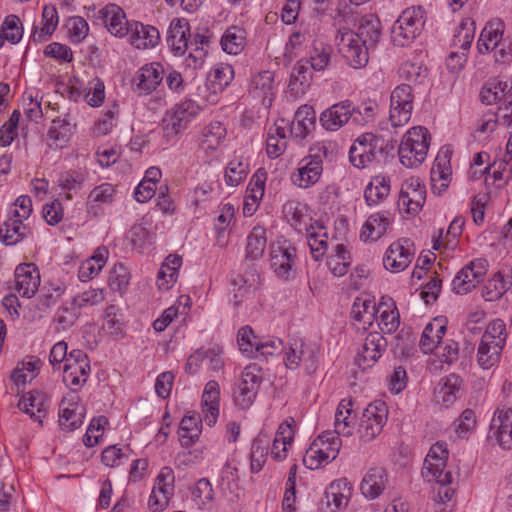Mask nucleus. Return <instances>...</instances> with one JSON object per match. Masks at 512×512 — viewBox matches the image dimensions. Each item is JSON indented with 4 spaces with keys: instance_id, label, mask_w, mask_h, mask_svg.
Returning a JSON list of instances; mask_svg holds the SVG:
<instances>
[{
    "instance_id": "obj_34",
    "label": "nucleus",
    "mask_w": 512,
    "mask_h": 512,
    "mask_svg": "<svg viewBox=\"0 0 512 512\" xmlns=\"http://www.w3.org/2000/svg\"><path fill=\"white\" fill-rule=\"evenodd\" d=\"M130 30V42L137 49L154 47L160 40L159 31L154 26L132 22Z\"/></svg>"
},
{
    "instance_id": "obj_33",
    "label": "nucleus",
    "mask_w": 512,
    "mask_h": 512,
    "mask_svg": "<svg viewBox=\"0 0 512 512\" xmlns=\"http://www.w3.org/2000/svg\"><path fill=\"white\" fill-rule=\"evenodd\" d=\"M190 37L189 22L185 18H175L169 27L168 43L172 50L179 55L185 53Z\"/></svg>"
},
{
    "instance_id": "obj_50",
    "label": "nucleus",
    "mask_w": 512,
    "mask_h": 512,
    "mask_svg": "<svg viewBox=\"0 0 512 512\" xmlns=\"http://www.w3.org/2000/svg\"><path fill=\"white\" fill-rule=\"evenodd\" d=\"M474 35V21L470 18L463 19L454 32L452 39V47L459 48L463 52H468L473 42Z\"/></svg>"
},
{
    "instance_id": "obj_12",
    "label": "nucleus",
    "mask_w": 512,
    "mask_h": 512,
    "mask_svg": "<svg viewBox=\"0 0 512 512\" xmlns=\"http://www.w3.org/2000/svg\"><path fill=\"white\" fill-rule=\"evenodd\" d=\"M452 149L448 145L442 146L434 160L430 171V183L432 192L442 195L449 187L452 180L451 167Z\"/></svg>"
},
{
    "instance_id": "obj_46",
    "label": "nucleus",
    "mask_w": 512,
    "mask_h": 512,
    "mask_svg": "<svg viewBox=\"0 0 512 512\" xmlns=\"http://www.w3.org/2000/svg\"><path fill=\"white\" fill-rule=\"evenodd\" d=\"M293 437L294 431L291 424L288 422L282 423L271 447V454L275 460L281 461L286 458L287 445L291 444Z\"/></svg>"
},
{
    "instance_id": "obj_14",
    "label": "nucleus",
    "mask_w": 512,
    "mask_h": 512,
    "mask_svg": "<svg viewBox=\"0 0 512 512\" xmlns=\"http://www.w3.org/2000/svg\"><path fill=\"white\" fill-rule=\"evenodd\" d=\"M261 381L262 379L256 366L245 367L239 384L234 391L236 405L242 409L249 408L256 399Z\"/></svg>"
},
{
    "instance_id": "obj_10",
    "label": "nucleus",
    "mask_w": 512,
    "mask_h": 512,
    "mask_svg": "<svg viewBox=\"0 0 512 512\" xmlns=\"http://www.w3.org/2000/svg\"><path fill=\"white\" fill-rule=\"evenodd\" d=\"M413 88L410 84L397 86L390 97V121L393 126H403L411 118L413 111Z\"/></svg>"
},
{
    "instance_id": "obj_32",
    "label": "nucleus",
    "mask_w": 512,
    "mask_h": 512,
    "mask_svg": "<svg viewBox=\"0 0 512 512\" xmlns=\"http://www.w3.org/2000/svg\"><path fill=\"white\" fill-rule=\"evenodd\" d=\"M378 305L369 295H361L354 300L351 317L363 324V328L371 327L377 320Z\"/></svg>"
},
{
    "instance_id": "obj_64",
    "label": "nucleus",
    "mask_w": 512,
    "mask_h": 512,
    "mask_svg": "<svg viewBox=\"0 0 512 512\" xmlns=\"http://www.w3.org/2000/svg\"><path fill=\"white\" fill-rule=\"evenodd\" d=\"M248 174V165L240 160H233L225 171V182L228 186L239 185Z\"/></svg>"
},
{
    "instance_id": "obj_2",
    "label": "nucleus",
    "mask_w": 512,
    "mask_h": 512,
    "mask_svg": "<svg viewBox=\"0 0 512 512\" xmlns=\"http://www.w3.org/2000/svg\"><path fill=\"white\" fill-rule=\"evenodd\" d=\"M393 150L390 140L381 135L364 133L350 147L349 159L354 167L364 169L373 163H385L392 156Z\"/></svg>"
},
{
    "instance_id": "obj_5",
    "label": "nucleus",
    "mask_w": 512,
    "mask_h": 512,
    "mask_svg": "<svg viewBox=\"0 0 512 512\" xmlns=\"http://www.w3.org/2000/svg\"><path fill=\"white\" fill-rule=\"evenodd\" d=\"M284 363L287 368L292 370L303 363L305 371L311 375L318 367V348L314 344L307 343L302 337L292 336L288 341Z\"/></svg>"
},
{
    "instance_id": "obj_28",
    "label": "nucleus",
    "mask_w": 512,
    "mask_h": 512,
    "mask_svg": "<svg viewBox=\"0 0 512 512\" xmlns=\"http://www.w3.org/2000/svg\"><path fill=\"white\" fill-rule=\"evenodd\" d=\"M387 481L388 474L384 468H370L361 481V492L368 499H376L385 490Z\"/></svg>"
},
{
    "instance_id": "obj_53",
    "label": "nucleus",
    "mask_w": 512,
    "mask_h": 512,
    "mask_svg": "<svg viewBox=\"0 0 512 512\" xmlns=\"http://www.w3.org/2000/svg\"><path fill=\"white\" fill-rule=\"evenodd\" d=\"M114 194L115 189L110 183H103L95 187L88 196V213L96 215L97 211L94 210L95 206L111 203L113 201Z\"/></svg>"
},
{
    "instance_id": "obj_35",
    "label": "nucleus",
    "mask_w": 512,
    "mask_h": 512,
    "mask_svg": "<svg viewBox=\"0 0 512 512\" xmlns=\"http://www.w3.org/2000/svg\"><path fill=\"white\" fill-rule=\"evenodd\" d=\"M18 407L30 415L32 419L42 424V419L47 414L46 396L40 391L29 392L20 399Z\"/></svg>"
},
{
    "instance_id": "obj_26",
    "label": "nucleus",
    "mask_w": 512,
    "mask_h": 512,
    "mask_svg": "<svg viewBox=\"0 0 512 512\" xmlns=\"http://www.w3.org/2000/svg\"><path fill=\"white\" fill-rule=\"evenodd\" d=\"M505 25L500 19L489 21L480 33L477 42V49L480 54H486L493 51L505 40L503 38Z\"/></svg>"
},
{
    "instance_id": "obj_29",
    "label": "nucleus",
    "mask_w": 512,
    "mask_h": 512,
    "mask_svg": "<svg viewBox=\"0 0 512 512\" xmlns=\"http://www.w3.org/2000/svg\"><path fill=\"white\" fill-rule=\"evenodd\" d=\"M249 92L254 98H259L264 106L271 105L274 95V74L265 70L253 76Z\"/></svg>"
},
{
    "instance_id": "obj_37",
    "label": "nucleus",
    "mask_w": 512,
    "mask_h": 512,
    "mask_svg": "<svg viewBox=\"0 0 512 512\" xmlns=\"http://www.w3.org/2000/svg\"><path fill=\"white\" fill-rule=\"evenodd\" d=\"M390 226V213L378 212L368 217L361 231V239L376 241L381 238Z\"/></svg>"
},
{
    "instance_id": "obj_3",
    "label": "nucleus",
    "mask_w": 512,
    "mask_h": 512,
    "mask_svg": "<svg viewBox=\"0 0 512 512\" xmlns=\"http://www.w3.org/2000/svg\"><path fill=\"white\" fill-rule=\"evenodd\" d=\"M507 337L503 320L496 318L487 324L476 352V361L481 369L491 370L499 365Z\"/></svg>"
},
{
    "instance_id": "obj_23",
    "label": "nucleus",
    "mask_w": 512,
    "mask_h": 512,
    "mask_svg": "<svg viewBox=\"0 0 512 512\" xmlns=\"http://www.w3.org/2000/svg\"><path fill=\"white\" fill-rule=\"evenodd\" d=\"M386 344V339L381 334L370 333L365 339L361 352L356 357L357 365L362 369L371 367L381 357Z\"/></svg>"
},
{
    "instance_id": "obj_48",
    "label": "nucleus",
    "mask_w": 512,
    "mask_h": 512,
    "mask_svg": "<svg viewBox=\"0 0 512 512\" xmlns=\"http://www.w3.org/2000/svg\"><path fill=\"white\" fill-rule=\"evenodd\" d=\"M72 134V124L68 118L53 120L48 130L49 145L62 148L69 141Z\"/></svg>"
},
{
    "instance_id": "obj_58",
    "label": "nucleus",
    "mask_w": 512,
    "mask_h": 512,
    "mask_svg": "<svg viewBox=\"0 0 512 512\" xmlns=\"http://www.w3.org/2000/svg\"><path fill=\"white\" fill-rule=\"evenodd\" d=\"M321 446V440H314L307 449L303 458V463L307 468L315 470L331 461L326 458V453L323 452V449L321 450Z\"/></svg>"
},
{
    "instance_id": "obj_62",
    "label": "nucleus",
    "mask_w": 512,
    "mask_h": 512,
    "mask_svg": "<svg viewBox=\"0 0 512 512\" xmlns=\"http://www.w3.org/2000/svg\"><path fill=\"white\" fill-rule=\"evenodd\" d=\"M20 24L21 21L18 16H7L3 21L1 29L4 39L12 44H17L23 36V29Z\"/></svg>"
},
{
    "instance_id": "obj_42",
    "label": "nucleus",
    "mask_w": 512,
    "mask_h": 512,
    "mask_svg": "<svg viewBox=\"0 0 512 512\" xmlns=\"http://www.w3.org/2000/svg\"><path fill=\"white\" fill-rule=\"evenodd\" d=\"M316 112L312 106L303 105L299 107L295 113L292 123V130L296 137H305L315 127Z\"/></svg>"
},
{
    "instance_id": "obj_40",
    "label": "nucleus",
    "mask_w": 512,
    "mask_h": 512,
    "mask_svg": "<svg viewBox=\"0 0 512 512\" xmlns=\"http://www.w3.org/2000/svg\"><path fill=\"white\" fill-rule=\"evenodd\" d=\"M390 177L387 175L374 176L364 191V198L368 206H376L390 193Z\"/></svg>"
},
{
    "instance_id": "obj_21",
    "label": "nucleus",
    "mask_w": 512,
    "mask_h": 512,
    "mask_svg": "<svg viewBox=\"0 0 512 512\" xmlns=\"http://www.w3.org/2000/svg\"><path fill=\"white\" fill-rule=\"evenodd\" d=\"M40 285V273L34 264H20L15 270V288L22 297L31 298Z\"/></svg>"
},
{
    "instance_id": "obj_63",
    "label": "nucleus",
    "mask_w": 512,
    "mask_h": 512,
    "mask_svg": "<svg viewBox=\"0 0 512 512\" xmlns=\"http://www.w3.org/2000/svg\"><path fill=\"white\" fill-rule=\"evenodd\" d=\"M315 440H321V450L326 453V458L332 461L338 456L342 441L334 432L324 431Z\"/></svg>"
},
{
    "instance_id": "obj_49",
    "label": "nucleus",
    "mask_w": 512,
    "mask_h": 512,
    "mask_svg": "<svg viewBox=\"0 0 512 512\" xmlns=\"http://www.w3.org/2000/svg\"><path fill=\"white\" fill-rule=\"evenodd\" d=\"M327 232L320 224L312 225L307 229V242L315 260H319L327 250Z\"/></svg>"
},
{
    "instance_id": "obj_36",
    "label": "nucleus",
    "mask_w": 512,
    "mask_h": 512,
    "mask_svg": "<svg viewBox=\"0 0 512 512\" xmlns=\"http://www.w3.org/2000/svg\"><path fill=\"white\" fill-rule=\"evenodd\" d=\"M201 417L196 412L185 415L179 425L178 435L182 447L192 446L201 434Z\"/></svg>"
},
{
    "instance_id": "obj_4",
    "label": "nucleus",
    "mask_w": 512,
    "mask_h": 512,
    "mask_svg": "<svg viewBox=\"0 0 512 512\" xmlns=\"http://www.w3.org/2000/svg\"><path fill=\"white\" fill-rule=\"evenodd\" d=\"M329 153V146L324 142L311 146L309 155L300 161L297 172L292 174L293 183L301 188H308L318 182L323 172V160Z\"/></svg>"
},
{
    "instance_id": "obj_51",
    "label": "nucleus",
    "mask_w": 512,
    "mask_h": 512,
    "mask_svg": "<svg viewBox=\"0 0 512 512\" xmlns=\"http://www.w3.org/2000/svg\"><path fill=\"white\" fill-rule=\"evenodd\" d=\"M26 229L21 220L9 219L0 227V238L6 245H15L25 238Z\"/></svg>"
},
{
    "instance_id": "obj_17",
    "label": "nucleus",
    "mask_w": 512,
    "mask_h": 512,
    "mask_svg": "<svg viewBox=\"0 0 512 512\" xmlns=\"http://www.w3.org/2000/svg\"><path fill=\"white\" fill-rule=\"evenodd\" d=\"M296 249L289 243H274L270 247V263L276 275L282 279L291 276Z\"/></svg>"
},
{
    "instance_id": "obj_16",
    "label": "nucleus",
    "mask_w": 512,
    "mask_h": 512,
    "mask_svg": "<svg viewBox=\"0 0 512 512\" xmlns=\"http://www.w3.org/2000/svg\"><path fill=\"white\" fill-rule=\"evenodd\" d=\"M463 379L455 373L442 377L434 388L433 399L437 405L451 407L459 398L463 389Z\"/></svg>"
},
{
    "instance_id": "obj_41",
    "label": "nucleus",
    "mask_w": 512,
    "mask_h": 512,
    "mask_svg": "<svg viewBox=\"0 0 512 512\" xmlns=\"http://www.w3.org/2000/svg\"><path fill=\"white\" fill-rule=\"evenodd\" d=\"M108 254L106 247H98L90 258L81 263L78 270L79 279L86 282L98 275L106 263Z\"/></svg>"
},
{
    "instance_id": "obj_31",
    "label": "nucleus",
    "mask_w": 512,
    "mask_h": 512,
    "mask_svg": "<svg viewBox=\"0 0 512 512\" xmlns=\"http://www.w3.org/2000/svg\"><path fill=\"white\" fill-rule=\"evenodd\" d=\"M352 406V399H343L336 409L333 432L338 437H349L354 432L356 416L353 414Z\"/></svg>"
},
{
    "instance_id": "obj_54",
    "label": "nucleus",
    "mask_w": 512,
    "mask_h": 512,
    "mask_svg": "<svg viewBox=\"0 0 512 512\" xmlns=\"http://www.w3.org/2000/svg\"><path fill=\"white\" fill-rule=\"evenodd\" d=\"M269 438L266 435L256 437L251 446V470L258 473L265 463L268 455Z\"/></svg>"
},
{
    "instance_id": "obj_59",
    "label": "nucleus",
    "mask_w": 512,
    "mask_h": 512,
    "mask_svg": "<svg viewBox=\"0 0 512 512\" xmlns=\"http://www.w3.org/2000/svg\"><path fill=\"white\" fill-rule=\"evenodd\" d=\"M455 432L461 438H466L477 426V416L473 409L467 408L462 411L455 420Z\"/></svg>"
},
{
    "instance_id": "obj_18",
    "label": "nucleus",
    "mask_w": 512,
    "mask_h": 512,
    "mask_svg": "<svg viewBox=\"0 0 512 512\" xmlns=\"http://www.w3.org/2000/svg\"><path fill=\"white\" fill-rule=\"evenodd\" d=\"M165 75L164 67L159 62H152L142 66L133 78L136 91L139 94L152 93L163 81Z\"/></svg>"
},
{
    "instance_id": "obj_52",
    "label": "nucleus",
    "mask_w": 512,
    "mask_h": 512,
    "mask_svg": "<svg viewBox=\"0 0 512 512\" xmlns=\"http://www.w3.org/2000/svg\"><path fill=\"white\" fill-rule=\"evenodd\" d=\"M43 26L40 31H38L37 27L34 29L32 33V38L34 41H44L46 37L52 35L58 25V15L57 10L54 6H44L42 12Z\"/></svg>"
},
{
    "instance_id": "obj_11",
    "label": "nucleus",
    "mask_w": 512,
    "mask_h": 512,
    "mask_svg": "<svg viewBox=\"0 0 512 512\" xmlns=\"http://www.w3.org/2000/svg\"><path fill=\"white\" fill-rule=\"evenodd\" d=\"M89 372L87 354L82 350L71 351L63 368L64 383L75 392L87 381Z\"/></svg>"
},
{
    "instance_id": "obj_47",
    "label": "nucleus",
    "mask_w": 512,
    "mask_h": 512,
    "mask_svg": "<svg viewBox=\"0 0 512 512\" xmlns=\"http://www.w3.org/2000/svg\"><path fill=\"white\" fill-rule=\"evenodd\" d=\"M245 40V31L239 26H231L221 37L220 44L226 53L237 55L243 50Z\"/></svg>"
},
{
    "instance_id": "obj_6",
    "label": "nucleus",
    "mask_w": 512,
    "mask_h": 512,
    "mask_svg": "<svg viewBox=\"0 0 512 512\" xmlns=\"http://www.w3.org/2000/svg\"><path fill=\"white\" fill-rule=\"evenodd\" d=\"M448 454L446 443L436 442L433 444L424 459L422 477L429 482L451 483L453 481L452 473L446 470Z\"/></svg>"
},
{
    "instance_id": "obj_61",
    "label": "nucleus",
    "mask_w": 512,
    "mask_h": 512,
    "mask_svg": "<svg viewBox=\"0 0 512 512\" xmlns=\"http://www.w3.org/2000/svg\"><path fill=\"white\" fill-rule=\"evenodd\" d=\"M71 407H63L59 416L60 426L67 431H72L79 428L82 421V412L78 411L79 407L76 404H70Z\"/></svg>"
},
{
    "instance_id": "obj_30",
    "label": "nucleus",
    "mask_w": 512,
    "mask_h": 512,
    "mask_svg": "<svg viewBox=\"0 0 512 512\" xmlns=\"http://www.w3.org/2000/svg\"><path fill=\"white\" fill-rule=\"evenodd\" d=\"M446 332V319L436 317L426 324L422 332L419 346L427 354L434 351Z\"/></svg>"
},
{
    "instance_id": "obj_39",
    "label": "nucleus",
    "mask_w": 512,
    "mask_h": 512,
    "mask_svg": "<svg viewBox=\"0 0 512 512\" xmlns=\"http://www.w3.org/2000/svg\"><path fill=\"white\" fill-rule=\"evenodd\" d=\"M416 181L413 177L406 179L399 192L397 207L404 219L414 218L416 215Z\"/></svg>"
},
{
    "instance_id": "obj_45",
    "label": "nucleus",
    "mask_w": 512,
    "mask_h": 512,
    "mask_svg": "<svg viewBox=\"0 0 512 512\" xmlns=\"http://www.w3.org/2000/svg\"><path fill=\"white\" fill-rule=\"evenodd\" d=\"M416 127H411L402 137L398 148L400 163L409 169L415 167L416 164Z\"/></svg>"
},
{
    "instance_id": "obj_15",
    "label": "nucleus",
    "mask_w": 512,
    "mask_h": 512,
    "mask_svg": "<svg viewBox=\"0 0 512 512\" xmlns=\"http://www.w3.org/2000/svg\"><path fill=\"white\" fill-rule=\"evenodd\" d=\"M415 21V7H409L401 13L391 30V38L396 46L408 47L414 43L416 38Z\"/></svg>"
},
{
    "instance_id": "obj_19",
    "label": "nucleus",
    "mask_w": 512,
    "mask_h": 512,
    "mask_svg": "<svg viewBox=\"0 0 512 512\" xmlns=\"http://www.w3.org/2000/svg\"><path fill=\"white\" fill-rule=\"evenodd\" d=\"M352 102L343 100L325 109L319 117L321 126L326 131H338L351 119Z\"/></svg>"
},
{
    "instance_id": "obj_9",
    "label": "nucleus",
    "mask_w": 512,
    "mask_h": 512,
    "mask_svg": "<svg viewBox=\"0 0 512 512\" xmlns=\"http://www.w3.org/2000/svg\"><path fill=\"white\" fill-rule=\"evenodd\" d=\"M199 107L193 100H184L176 104L163 119V131L166 138L171 139L183 132L188 123L198 113Z\"/></svg>"
},
{
    "instance_id": "obj_60",
    "label": "nucleus",
    "mask_w": 512,
    "mask_h": 512,
    "mask_svg": "<svg viewBox=\"0 0 512 512\" xmlns=\"http://www.w3.org/2000/svg\"><path fill=\"white\" fill-rule=\"evenodd\" d=\"M174 472L170 467H163L156 478V484L152 491L165 496L169 501L174 492Z\"/></svg>"
},
{
    "instance_id": "obj_20",
    "label": "nucleus",
    "mask_w": 512,
    "mask_h": 512,
    "mask_svg": "<svg viewBox=\"0 0 512 512\" xmlns=\"http://www.w3.org/2000/svg\"><path fill=\"white\" fill-rule=\"evenodd\" d=\"M481 101L487 105L496 104L499 110L512 109V82L499 80L482 88Z\"/></svg>"
},
{
    "instance_id": "obj_22",
    "label": "nucleus",
    "mask_w": 512,
    "mask_h": 512,
    "mask_svg": "<svg viewBox=\"0 0 512 512\" xmlns=\"http://www.w3.org/2000/svg\"><path fill=\"white\" fill-rule=\"evenodd\" d=\"M99 14L112 35L121 38L130 34L132 23L127 21L124 11L118 5L109 4L101 9Z\"/></svg>"
},
{
    "instance_id": "obj_56",
    "label": "nucleus",
    "mask_w": 512,
    "mask_h": 512,
    "mask_svg": "<svg viewBox=\"0 0 512 512\" xmlns=\"http://www.w3.org/2000/svg\"><path fill=\"white\" fill-rule=\"evenodd\" d=\"M225 134L226 130L220 122H212L204 128L200 144L205 150H215Z\"/></svg>"
},
{
    "instance_id": "obj_7",
    "label": "nucleus",
    "mask_w": 512,
    "mask_h": 512,
    "mask_svg": "<svg viewBox=\"0 0 512 512\" xmlns=\"http://www.w3.org/2000/svg\"><path fill=\"white\" fill-rule=\"evenodd\" d=\"M388 407L382 400L370 403L363 411L359 424V437L364 442H369L379 436L387 423Z\"/></svg>"
},
{
    "instance_id": "obj_27",
    "label": "nucleus",
    "mask_w": 512,
    "mask_h": 512,
    "mask_svg": "<svg viewBox=\"0 0 512 512\" xmlns=\"http://www.w3.org/2000/svg\"><path fill=\"white\" fill-rule=\"evenodd\" d=\"M219 400V384L211 380L205 385L202 394V414L208 426H213L217 422L219 416Z\"/></svg>"
},
{
    "instance_id": "obj_1",
    "label": "nucleus",
    "mask_w": 512,
    "mask_h": 512,
    "mask_svg": "<svg viewBox=\"0 0 512 512\" xmlns=\"http://www.w3.org/2000/svg\"><path fill=\"white\" fill-rule=\"evenodd\" d=\"M344 25H339L335 36L336 46L347 63L355 68H363L369 61V51L375 49L381 37L382 26L374 14L354 18L343 17Z\"/></svg>"
},
{
    "instance_id": "obj_55",
    "label": "nucleus",
    "mask_w": 512,
    "mask_h": 512,
    "mask_svg": "<svg viewBox=\"0 0 512 512\" xmlns=\"http://www.w3.org/2000/svg\"><path fill=\"white\" fill-rule=\"evenodd\" d=\"M509 285V281L505 280L501 273H496L484 285L482 296L486 301H496L509 289Z\"/></svg>"
},
{
    "instance_id": "obj_57",
    "label": "nucleus",
    "mask_w": 512,
    "mask_h": 512,
    "mask_svg": "<svg viewBox=\"0 0 512 512\" xmlns=\"http://www.w3.org/2000/svg\"><path fill=\"white\" fill-rule=\"evenodd\" d=\"M130 283V272L122 264L117 263L114 265L108 278V286L111 290L119 293L126 291Z\"/></svg>"
},
{
    "instance_id": "obj_25",
    "label": "nucleus",
    "mask_w": 512,
    "mask_h": 512,
    "mask_svg": "<svg viewBox=\"0 0 512 512\" xmlns=\"http://www.w3.org/2000/svg\"><path fill=\"white\" fill-rule=\"evenodd\" d=\"M377 318L375 321L383 333L390 334L397 330L400 324V317L396 304L391 297H381L378 303Z\"/></svg>"
},
{
    "instance_id": "obj_13",
    "label": "nucleus",
    "mask_w": 512,
    "mask_h": 512,
    "mask_svg": "<svg viewBox=\"0 0 512 512\" xmlns=\"http://www.w3.org/2000/svg\"><path fill=\"white\" fill-rule=\"evenodd\" d=\"M488 438L502 449H512V407H498L492 416Z\"/></svg>"
},
{
    "instance_id": "obj_8",
    "label": "nucleus",
    "mask_w": 512,
    "mask_h": 512,
    "mask_svg": "<svg viewBox=\"0 0 512 512\" xmlns=\"http://www.w3.org/2000/svg\"><path fill=\"white\" fill-rule=\"evenodd\" d=\"M488 271V262L483 258L471 260L462 267L452 280V291L458 295H466L474 290L484 279Z\"/></svg>"
},
{
    "instance_id": "obj_38",
    "label": "nucleus",
    "mask_w": 512,
    "mask_h": 512,
    "mask_svg": "<svg viewBox=\"0 0 512 512\" xmlns=\"http://www.w3.org/2000/svg\"><path fill=\"white\" fill-rule=\"evenodd\" d=\"M311 79L312 70L309 61L300 59L292 69L288 85L289 91L294 96L303 95L309 88Z\"/></svg>"
},
{
    "instance_id": "obj_44",
    "label": "nucleus",
    "mask_w": 512,
    "mask_h": 512,
    "mask_svg": "<svg viewBox=\"0 0 512 512\" xmlns=\"http://www.w3.org/2000/svg\"><path fill=\"white\" fill-rule=\"evenodd\" d=\"M351 255L343 244H336L327 258V266L333 275L341 277L348 272Z\"/></svg>"
},
{
    "instance_id": "obj_43",
    "label": "nucleus",
    "mask_w": 512,
    "mask_h": 512,
    "mask_svg": "<svg viewBox=\"0 0 512 512\" xmlns=\"http://www.w3.org/2000/svg\"><path fill=\"white\" fill-rule=\"evenodd\" d=\"M266 230L263 226H255L247 237L246 260H259L266 249Z\"/></svg>"
},
{
    "instance_id": "obj_24",
    "label": "nucleus",
    "mask_w": 512,
    "mask_h": 512,
    "mask_svg": "<svg viewBox=\"0 0 512 512\" xmlns=\"http://www.w3.org/2000/svg\"><path fill=\"white\" fill-rule=\"evenodd\" d=\"M408 240L390 245L383 258L384 267L392 272L404 270L412 261L414 253L408 249Z\"/></svg>"
}]
</instances>
